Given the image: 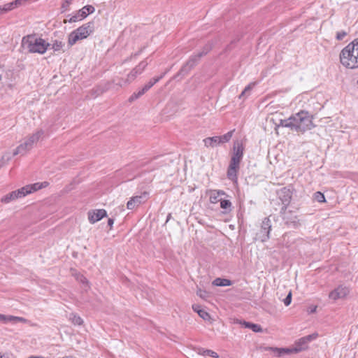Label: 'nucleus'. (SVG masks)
<instances>
[{
	"label": "nucleus",
	"mask_w": 358,
	"mask_h": 358,
	"mask_svg": "<svg viewBox=\"0 0 358 358\" xmlns=\"http://www.w3.org/2000/svg\"><path fill=\"white\" fill-rule=\"evenodd\" d=\"M313 117L308 111L300 110L289 118L280 120L278 126L287 127L293 131L303 134L315 127Z\"/></svg>",
	"instance_id": "1"
},
{
	"label": "nucleus",
	"mask_w": 358,
	"mask_h": 358,
	"mask_svg": "<svg viewBox=\"0 0 358 358\" xmlns=\"http://www.w3.org/2000/svg\"><path fill=\"white\" fill-rule=\"evenodd\" d=\"M340 61L347 68L358 67V38L355 39L341 50Z\"/></svg>",
	"instance_id": "2"
},
{
	"label": "nucleus",
	"mask_w": 358,
	"mask_h": 358,
	"mask_svg": "<svg viewBox=\"0 0 358 358\" xmlns=\"http://www.w3.org/2000/svg\"><path fill=\"white\" fill-rule=\"evenodd\" d=\"M26 43L29 52L32 53L43 54L50 47L49 43L40 37H36V35H28Z\"/></svg>",
	"instance_id": "3"
},
{
	"label": "nucleus",
	"mask_w": 358,
	"mask_h": 358,
	"mask_svg": "<svg viewBox=\"0 0 358 358\" xmlns=\"http://www.w3.org/2000/svg\"><path fill=\"white\" fill-rule=\"evenodd\" d=\"M94 31V22H89L73 31L69 36L68 43L70 46L78 41L86 38Z\"/></svg>",
	"instance_id": "4"
},
{
	"label": "nucleus",
	"mask_w": 358,
	"mask_h": 358,
	"mask_svg": "<svg viewBox=\"0 0 358 358\" xmlns=\"http://www.w3.org/2000/svg\"><path fill=\"white\" fill-rule=\"evenodd\" d=\"M293 188L291 186L284 187L277 192L278 198L282 203L280 213H285L292 198Z\"/></svg>",
	"instance_id": "5"
},
{
	"label": "nucleus",
	"mask_w": 358,
	"mask_h": 358,
	"mask_svg": "<svg viewBox=\"0 0 358 358\" xmlns=\"http://www.w3.org/2000/svg\"><path fill=\"white\" fill-rule=\"evenodd\" d=\"M95 8L91 5H87L80 9L76 14L70 17L69 20L66 19L64 20V23H72L80 21L85 18L89 14H92L94 12Z\"/></svg>",
	"instance_id": "6"
},
{
	"label": "nucleus",
	"mask_w": 358,
	"mask_h": 358,
	"mask_svg": "<svg viewBox=\"0 0 358 358\" xmlns=\"http://www.w3.org/2000/svg\"><path fill=\"white\" fill-rule=\"evenodd\" d=\"M271 230V221L269 217H265L261 224V229L257 234V239L262 242H266L269 238V234Z\"/></svg>",
	"instance_id": "7"
},
{
	"label": "nucleus",
	"mask_w": 358,
	"mask_h": 358,
	"mask_svg": "<svg viewBox=\"0 0 358 358\" xmlns=\"http://www.w3.org/2000/svg\"><path fill=\"white\" fill-rule=\"evenodd\" d=\"M318 336L317 333H313L297 340L294 343V350L295 353L307 349L308 344L312 341L316 339Z\"/></svg>",
	"instance_id": "8"
},
{
	"label": "nucleus",
	"mask_w": 358,
	"mask_h": 358,
	"mask_svg": "<svg viewBox=\"0 0 358 358\" xmlns=\"http://www.w3.org/2000/svg\"><path fill=\"white\" fill-rule=\"evenodd\" d=\"M201 58L199 54L192 55L186 63L182 66L178 74L185 76L187 75L195 66H196Z\"/></svg>",
	"instance_id": "9"
},
{
	"label": "nucleus",
	"mask_w": 358,
	"mask_h": 358,
	"mask_svg": "<svg viewBox=\"0 0 358 358\" xmlns=\"http://www.w3.org/2000/svg\"><path fill=\"white\" fill-rule=\"evenodd\" d=\"M240 163L241 162L231 158L227 176V178L233 182H236L238 180L237 173L240 168Z\"/></svg>",
	"instance_id": "10"
},
{
	"label": "nucleus",
	"mask_w": 358,
	"mask_h": 358,
	"mask_svg": "<svg viewBox=\"0 0 358 358\" xmlns=\"http://www.w3.org/2000/svg\"><path fill=\"white\" fill-rule=\"evenodd\" d=\"M148 196V193L144 192L140 195L132 196L127 203V208L129 210H133L135 208L140 206L142 203H144Z\"/></svg>",
	"instance_id": "11"
},
{
	"label": "nucleus",
	"mask_w": 358,
	"mask_h": 358,
	"mask_svg": "<svg viewBox=\"0 0 358 358\" xmlns=\"http://www.w3.org/2000/svg\"><path fill=\"white\" fill-rule=\"evenodd\" d=\"M15 79L16 76H15V73L11 71H8L6 73L3 82L1 80V76H0V90H1L4 86L12 89L15 85Z\"/></svg>",
	"instance_id": "12"
},
{
	"label": "nucleus",
	"mask_w": 358,
	"mask_h": 358,
	"mask_svg": "<svg viewBox=\"0 0 358 358\" xmlns=\"http://www.w3.org/2000/svg\"><path fill=\"white\" fill-rule=\"evenodd\" d=\"M348 293L349 290L346 287L338 286L329 293V298L333 301H336L345 297Z\"/></svg>",
	"instance_id": "13"
},
{
	"label": "nucleus",
	"mask_w": 358,
	"mask_h": 358,
	"mask_svg": "<svg viewBox=\"0 0 358 358\" xmlns=\"http://www.w3.org/2000/svg\"><path fill=\"white\" fill-rule=\"evenodd\" d=\"M87 215L90 222L94 224L95 222L101 220L102 218L106 217L107 213L104 209H97L95 210L89 211Z\"/></svg>",
	"instance_id": "14"
},
{
	"label": "nucleus",
	"mask_w": 358,
	"mask_h": 358,
	"mask_svg": "<svg viewBox=\"0 0 358 358\" xmlns=\"http://www.w3.org/2000/svg\"><path fill=\"white\" fill-rule=\"evenodd\" d=\"M280 214L282 215V219L287 225H292L294 227L299 225V220L297 218V216L296 215H294L292 211H287L286 210L285 213Z\"/></svg>",
	"instance_id": "15"
},
{
	"label": "nucleus",
	"mask_w": 358,
	"mask_h": 358,
	"mask_svg": "<svg viewBox=\"0 0 358 358\" xmlns=\"http://www.w3.org/2000/svg\"><path fill=\"white\" fill-rule=\"evenodd\" d=\"M49 183L48 182H36L31 185H27L24 186V196L27 194H31L37 190H39L42 188L46 187Z\"/></svg>",
	"instance_id": "16"
},
{
	"label": "nucleus",
	"mask_w": 358,
	"mask_h": 358,
	"mask_svg": "<svg viewBox=\"0 0 358 358\" xmlns=\"http://www.w3.org/2000/svg\"><path fill=\"white\" fill-rule=\"evenodd\" d=\"M22 196V188H20L17 190L13 191L9 194L3 196L1 199V201L3 203H8L12 201L17 200L19 198H21Z\"/></svg>",
	"instance_id": "17"
},
{
	"label": "nucleus",
	"mask_w": 358,
	"mask_h": 358,
	"mask_svg": "<svg viewBox=\"0 0 358 358\" xmlns=\"http://www.w3.org/2000/svg\"><path fill=\"white\" fill-rule=\"evenodd\" d=\"M244 147L242 143L236 141L233 146V154L231 159H235L237 161L241 162L243 157Z\"/></svg>",
	"instance_id": "18"
},
{
	"label": "nucleus",
	"mask_w": 358,
	"mask_h": 358,
	"mask_svg": "<svg viewBox=\"0 0 358 358\" xmlns=\"http://www.w3.org/2000/svg\"><path fill=\"white\" fill-rule=\"evenodd\" d=\"M43 132L38 131L36 133L32 134L29 139L24 143V150H29L32 148L33 145L36 143L42 136Z\"/></svg>",
	"instance_id": "19"
},
{
	"label": "nucleus",
	"mask_w": 358,
	"mask_h": 358,
	"mask_svg": "<svg viewBox=\"0 0 358 358\" xmlns=\"http://www.w3.org/2000/svg\"><path fill=\"white\" fill-rule=\"evenodd\" d=\"M22 3V0H15L13 2L6 3V4L3 5V6H0V13L10 11V10L14 9L15 8H17V7L21 6Z\"/></svg>",
	"instance_id": "20"
},
{
	"label": "nucleus",
	"mask_w": 358,
	"mask_h": 358,
	"mask_svg": "<svg viewBox=\"0 0 358 358\" xmlns=\"http://www.w3.org/2000/svg\"><path fill=\"white\" fill-rule=\"evenodd\" d=\"M265 350L272 351L278 353V356L280 357L283 354H289L294 352V348H274V347H266L264 348Z\"/></svg>",
	"instance_id": "21"
},
{
	"label": "nucleus",
	"mask_w": 358,
	"mask_h": 358,
	"mask_svg": "<svg viewBox=\"0 0 358 358\" xmlns=\"http://www.w3.org/2000/svg\"><path fill=\"white\" fill-rule=\"evenodd\" d=\"M203 141L206 147L214 148L220 144V138L218 136L208 137L204 138Z\"/></svg>",
	"instance_id": "22"
},
{
	"label": "nucleus",
	"mask_w": 358,
	"mask_h": 358,
	"mask_svg": "<svg viewBox=\"0 0 358 358\" xmlns=\"http://www.w3.org/2000/svg\"><path fill=\"white\" fill-rule=\"evenodd\" d=\"M192 309L194 312L197 313L198 315L204 320L208 321L210 319V314L205 310L201 309V306L197 304L192 305Z\"/></svg>",
	"instance_id": "23"
},
{
	"label": "nucleus",
	"mask_w": 358,
	"mask_h": 358,
	"mask_svg": "<svg viewBox=\"0 0 358 358\" xmlns=\"http://www.w3.org/2000/svg\"><path fill=\"white\" fill-rule=\"evenodd\" d=\"M224 194L225 192L222 190H212L210 194V203H217L219 201L220 202L222 199H220L219 197Z\"/></svg>",
	"instance_id": "24"
},
{
	"label": "nucleus",
	"mask_w": 358,
	"mask_h": 358,
	"mask_svg": "<svg viewBox=\"0 0 358 358\" xmlns=\"http://www.w3.org/2000/svg\"><path fill=\"white\" fill-rule=\"evenodd\" d=\"M232 284L230 280L217 278L213 281V285L217 287L230 286Z\"/></svg>",
	"instance_id": "25"
},
{
	"label": "nucleus",
	"mask_w": 358,
	"mask_h": 358,
	"mask_svg": "<svg viewBox=\"0 0 358 358\" xmlns=\"http://www.w3.org/2000/svg\"><path fill=\"white\" fill-rule=\"evenodd\" d=\"M0 321L4 323L22 322V317L6 316L5 315L0 314Z\"/></svg>",
	"instance_id": "26"
},
{
	"label": "nucleus",
	"mask_w": 358,
	"mask_h": 358,
	"mask_svg": "<svg viewBox=\"0 0 358 358\" xmlns=\"http://www.w3.org/2000/svg\"><path fill=\"white\" fill-rule=\"evenodd\" d=\"M167 71L162 73L159 76L152 78L147 84L145 85L144 87L148 91L155 84L159 82L165 76Z\"/></svg>",
	"instance_id": "27"
},
{
	"label": "nucleus",
	"mask_w": 358,
	"mask_h": 358,
	"mask_svg": "<svg viewBox=\"0 0 358 358\" xmlns=\"http://www.w3.org/2000/svg\"><path fill=\"white\" fill-rule=\"evenodd\" d=\"M198 353L199 355H202L203 356H209L213 358H219V355L217 352L211 350H206L203 348L199 349Z\"/></svg>",
	"instance_id": "28"
},
{
	"label": "nucleus",
	"mask_w": 358,
	"mask_h": 358,
	"mask_svg": "<svg viewBox=\"0 0 358 358\" xmlns=\"http://www.w3.org/2000/svg\"><path fill=\"white\" fill-rule=\"evenodd\" d=\"M69 320L75 325H81L83 323V320L76 313H71L69 315Z\"/></svg>",
	"instance_id": "29"
},
{
	"label": "nucleus",
	"mask_w": 358,
	"mask_h": 358,
	"mask_svg": "<svg viewBox=\"0 0 358 358\" xmlns=\"http://www.w3.org/2000/svg\"><path fill=\"white\" fill-rule=\"evenodd\" d=\"M148 90L143 87L138 92H134L129 98V101L132 102L143 95Z\"/></svg>",
	"instance_id": "30"
},
{
	"label": "nucleus",
	"mask_w": 358,
	"mask_h": 358,
	"mask_svg": "<svg viewBox=\"0 0 358 358\" xmlns=\"http://www.w3.org/2000/svg\"><path fill=\"white\" fill-rule=\"evenodd\" d=\"M73 275L76 278V280H78V282H80V283H82L83 285H85L86 286H87L89 287V285H88L89 282H88L87 279L83 275L80 274V273H77V272L73 273Z\"/></svg>",
	"instance_id": "31"
},
{
	"label": "nucleus",
	"mask_w": 358,
	"mask_h": 358,
	"mask_svg": "<svg viewBox=\"0 0 358 358\" xmlns=\"http://www.w3.org/2000/svg\"><path fill=\"white\" fill-rule=\"evenodd\" d=\"M148 64L146 61H142L141 62L139 63V64L138 66H136L134 69V72L141 74L144 71V69L148 66Z\"/></svg>",
	"instance_id": "32"
},
{
	"label": "nucleus",
	"mask_w": 358,
	"mask_h": 358,
	"mask_svg": "<svg viewBox=\"0 0 358 358\" xmlns=\"http://www.w3.org/2000/svg\"><path fill=\"white\" fill-rule=\"evenodd\" d=\"M313 199L320 203H324L326 201L325 196L321 192H316L314 193Z\"/></svg>",
	"instance_id": "33"
},
{
	"label": "nucleus",
	"mask_w": 358,
	"mask_h": 358,
	"mask_svg": "<svg viewBox=\"0 0 358 358\" xmlns=\"http://www.w3.org/2000/svg\"><path fill=\"white\" fill-rule=\"evenodd\" d=\"M233 132L234 131H230L224 135L219 136V138H220V144L229 141L232 137Z\"/></svg>",
	"instance_id": "34"
},
{
	"label": "nucleus",
	"mask_w": 358,
	"mask_h": 358,
	"mask_svg": "<svg viewBox=\"0 0 358 358\" xmlns=\"http://www.w3.org/2000/svg\"><path fill=\"white\" fill-rule=\"evenodd\" d=\"M254 85H255L254 83H250L248 85H247L245 87V89L243 90V91L241 92V94L239 95V98L241 99V98L244 97L245 96H248V94H250V91L253 88Z\"/></svg>",
	"instance_id": "35"
},
{
	"label": "nucleus",
	"mask_w": 358,
	"mask_h": 358,
	"mask_svg": "<svg viewBox=\"0 0 358 358\" xmlns=\"http://www.w3.org/2000/svg\"><path fill=\"white\" fill-rule=\"evenodd\" d=\"M211 49H212V44L210 43H208L207 44H206L203 46V50L198 53L199 54V56H201L202 57L205 56L206 55H207L208 52H209Z\"/></svg>",
	"instance_id": "36"
},
{
	"label": "nucleus",
	"mask_w": 358,
	"mask_h": 358,
	"mask_svg": "<svg viewBox=\"0 0 358 358\" xmlns=\"http://www.w3.org/2000/svg\"><path fill=\"white\" fill-rule=\"evenodd\" d=\"M50 45L52 46L51 48L54 51H59V50H60L64 46V43H63L62 41H59L56 40Z\"/></svg>",
	"instance_id": "37"
},
{
	"label": "nucleus",
	"mask_w": 358,
	"mask_h": 358,
	"mask_svg": "<svg viewBox=\"0 0 358 358\" xmlns=\"http://www.w3.org/2000/svg\"><path fill=\"white\" fill-rule=\"evenodd\" d=\"M231 203L229 200L222 199L220 201V207L223 209H230Z\"/></svg>",
	"instance_id": "38"
},
{
	"label": "nucleus",
	"mask_w": 358,
	"mask_h": 358,
	"mask_svg": "<svg viewBox=\"0 0 358 358\" xmlns=\"http://www.w3.org/2000/svg\"><path fill=\"white\" fill-rule=\"evenodd\" d=\"M196 294L203 299H206L208 296L207 292L201 288L197 289Z\"/></svg>",
	"instance_id": "39"
},
{
	"label": "nucleus",
	"mask_w": 358,
	"mask_h": 358,
	"mask_svg": "<svg viewBox=\"0 0 358 358\" xmlns=\"http://www.w3.org/2000/svg\"><path fill=\"white\" fill-rule=\"evenodd\" d=\"M250 329L252 331L256 332V333L262 332V331H263L262 327L257 324H253L252 325H251Z\"/></svg>",
	"instance_id": "40"
},
{
	"label": "nucleus",
	"mask_w": 358,
	"mask_h": 358,
	"mask_svg": "<svg viewBox=\"0 0 358 358\" xmlns=\"http://www.w3.org/2000/svg\"><path fill=\"white\" fill-rule=\"evenodd\" d=\"M346 35H347V32L346 31H338V32L336 33V39L338 41H341V40H343L345 38V36Z\"/></svg>",
	"instance_id": "41"
},
{
	"label": "nucleus",
	"mask_w": 358,
	"mask_h": 358,
	"mask_svg": "<svg viewBox=\"0 0 358 358\" xmlns=\"http://www.w3.org/2000/svg\"><path fill=\"white\" fill-rule=\"evenodd\" d=\"M283 302L286 306H288L291 303V302H292L291 292H289V293L287 294V296L284 299Z\"/></svg>",
	"instance_id": "42"
},
{
	"label": "nucleus",
	"mask_w": 358,
	"mask_h": 358,
	"mask_svg": "<svg viewBox=\"0 0 358 358\" xmlns=\"http://www.w3.org/2000/svg\"><path fill=\"white\" fill-rule=\"evenodd\" d=\"M137 75H138V73L134 72V69H133L132 71L128 74L127 80L129 81H131L135 79V78L137 76Z\"/></svg>",
	"instance_id": "43"
},
{
	"label": "nucleus",
	"mask_w": 358,
	"mask_h": 358,
	"mask_svg": "<svg viewBox=\"0 0 358 358\" xmlns=\"http://www.w3.org/2000/svg\"><path fill=\"white\" fill-rule=\"evenodd\" d=\"M69 6H66V3L64 1V2L62 3V7H61V8H62V12L63 13V12H65V11H66L67 10H69Z\"/></svg>",
	"instance_id": "44"
},
{
	"label": "nucleus",
	"mask_w": 358,
	"mask_h": 358,
	"mask_svg": "<svg viewBox=\"0 0 358 358\" xmlns=\"http://www.w3.org/2000/svg\"><path fill=\"white\" fill-rule=\"evenodd\" d=\"M243 324L245 327L249 328V329H251V325L253 324V323L245 322V321H244Z\"/></svg>",
	"instance_id": "45"
},
{
	"label": "nucleus",
	"mask_w": 358,
	"mask_h": 358,
	"mask_svg": "<svg viewBox=\"0 0 358 358\" xmlns=\"http://www.w3.org/2000/svg\"><path fill=\"white\" fill-rule=\"evenodd\" d=\"M113 224H114V220L113 218H109L108 220V225L110 227V229L112 228Z\"/></svg>",
	"instance_id": "46"
},
{
	"label": "nucleus",
	"mask_w": 358,
	"mask_h": 358,
	"mask_svg": "<svg viewBox=\"0 0 358 358\" xmlns=\"http://www.w3.org/2000/svg\"><path fill=\"white\" fill-rule=\"evenodd\" d=\"M316 309H317V306H314L313 308H312L310 310V313H313L316 311Z\"/></svg>",
	"instance_id": "47"
},
{
	"label": "nucleus",
	"mask_w": 358,
	"mask_h": 358,
	"mask_svg": "<svg viewBox=\"0 0 358 358\" xmlns=\"http://www.w3.org/2000/svg\"><path fill=\"white\" fill-rule=\"evenodd\" d=\"M73 0H64V1L66 3V6H69Z\"/></svg>",
	"instance_id": "48"
},
{
	"label": "nucleus",
	"mask_w": 358,
	"mask_h": 358,
	"mask_svg": "<svg viewBox=\"0 0 358 358\" xmlns=\"http://www.w3.org/2000/svg\"><path fill=\"white\" fill-rule=\"evenodd\" d=\"M170 217H171V214H169L167 217V220H166V222H168L169 219H170Z\"/></svg>",
	"instance_id": "49"
},
{
	"label": "nucleus",
	"mask_w": 358,
	"mask_h": 358,
	"mask_svg": "<svg viewBox=\"0 0 358 358\" xmlns=\"http://www.w3.org/2000/svg\"><path fill=\"white\" fill-rule=\"evenodd\" d=\"M23 322H24V324H27V323H29V322H27L26 320H23Z\"/></svg>",
	"instance_id": "50"
},
{
	"label": "nucleus",
	"mask_w": 358,
	"mask_h": 358,
	"mask_svg": "<svg viewBox=\"0 0 358 358\" xmlns=\"http://www.w3.org/2000/svg\"><path fill=\"white\" fill-rule=\"evenodd\" d=\"M0 358H6L5 355H0Z\"/></svg>",
	"instance_id": "51"
},
{
	"label": "nucleus",
	"mask_w": 358,
	"mask_h": 358,
	"mask_svg": "<svg viewBox=\"0 0 358 358\" xmlns=\"http://www.w3.org/2000/svg\"><path fill=\"white\" fill-rule=\"evenodd\" d=\"M21 145H19L17 148V151L19 150V149L20 148Z\"/></svg>",
	"instance_id": "52"
},
{
	"label": "nucleus",
	"mask_w": 358,
	"mask_h": 358,
	"mask_svg": "<svg viewBox=\"0 0 358 358\" xmlns=\"http://www.w3.org/2000/svg\"><path fill=\"white\" fill-rule=\"evenodd\" d=\"M357 84H358V80H357Z\"/></svg>",
	"instance_id": "53"
}]
</instances>
